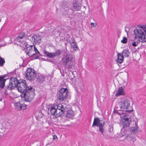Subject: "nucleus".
Here are the masks:
<instances>
[{"mask_svg": "<svg viewBox=\"0 0 146 146\" xmlns=\"http://www.w3.org/2000/svg\"><path fill=\"white\" fill-rule=\"evenodd\" d=\"M17 88L18 91L21 93V96L27 102L31 101L34 97L35 89L33 87L28 86L26 81L22 79Z\"/></svg>", "mask_w": 146, "mask_h": 146, "instance_id": "obj_1", "label": "nucleus"}, {"mask_svg": "<svg viewBox=\"0 0 146 146\" xmlns=\"http://www.w3.org/2000/svg\"><path fill=\"white\" fill-rule=\"evenodd\" d=\"M130 101L127 99H122L119 102L120 108L125 110L126 112L128 113H130L133 111L132 107L130 106Z\"/></svg>", "mask_w": 146, "mask_h": 146, "instance_id": "obj_2", "label": "nucleus"}, {"mask_svg": "<svg viewBox=\"0 0 146 146\" xmlns=\"http://www.w3.org/2000/svg\"><path fill=\"white\" fill-rule=\"evenodd\" d=\"M21 79L19 80L17 79V77H12L9 78V83L7 87L9 88V90H12L17 88L19 86V83L21 82Z\"/></svg>", "mask_w": 146, "mask_h": 146, "instance_id": "obj_3", "label": "nucleus"}, {"mask_svg": "<svg viewBox=\"0 0 146 146\" xmlns=\"http://www.w3.org/2000/svg\"><path fill=\"white\" fill-rule=\"evenodd\" d=\"M68 93V91L67 88H62L59 90L57 94L58 99L60 101H63L67 98Z\"/></svg>", "mask_w": 146, "mask_h": 146, "instance_id": "obj_4", "label": "nucleus"}, {"mask_svg": "<svg viewBox=\"0 0 146 146\" xmlns=\"http://www.w3.org/2000/svg\"><path fill=\"white\" fill-rule=\"evenodd\" d=\"M26 73L25 76L27 78V79L30 81L35 80L36 73L34 69L28 68L26 70Z\"/></svg>", "mask_w": 146, "mask_h": 146, "instance_id": "obj_5", "label": "nucleus"}, {"mask_svg": "<svg viewBox=\"0 0 146 146\" xmlns=\"http://www.w3.org/2000/svg\"><path fill=\"white\" fill-rule=\"evenodd\" d=\"M62 61L63 65H66V68L68 69L72 68L74 62L72 60L71 58L68 55H66L65 57L62 58Z\"/></svg>", "mask_w": 146, "mask_h": 146, "instance_id": "obj_6", "label": "nucleus"}, {"mask_svg": "<svg viewBox=\"0 0 146 146\" xmlns=\"http://www.w3.org/2000/svg\"><path fill=\"white\" fill-rule=\"evenodd\" d=\"M134 33L135 35L136 36L135 37V38L137 37L139 39L142 40V41L141 42H146L145 35L142 30L140 29H135Z\"/></svg>", "mask_w": 146, "mask_h": 146, "instance_id": "obj_7", "label": "nucleus"}, {"mask_svg": "<svg viewBox=\"0 0 146 146\" xmlns=\"http://www.w3.org/2000/svg\"><path fill=\"white\" fill-rule=\"evenodd\" d=\"M43 53L44 54L43 56H46L49 58H52L56 56H59L61 53V52L60 49H57L55 52H50L44 50L43 51Z\"/></svg>", "mask_w": 146, "mask_h": 146, "instance_id": "obj_8", "label": "nucleus"}, {"mask_svg": "<svg viewBox=\"0 0 146 146\" xmlns=\"http://www.w3.org/2000/svg\"><path fill=\"white\" fill-rule=\"evenodd\" d=\"M50 109L51 114L55 116V117H60L59 114L60 112H59V110L56 109L54 104L51 106Z\"/></svg>", "mask_w": 146, "mask_h": 146, "instance_id": "obj_9", "label": "nucleus"}, {"mask_svg": "<svg viewBox=\"0 0 146 146\" xmlns=\"http://www.w3.org/2000/svg\"><path fill=\"white\" fill-rule=\"evenodd\" d=\"M122 122L123 123V128L121 129V131L124 129V131H125L126 129L129 126L130 123L131 122V119L129 118H124V119H123Z\"/></svg>", "mask_w": 146, "mask_h": 146, "instance_id": "obj_10", "label": "nucleus"}, {"mask_svg": "<svg viewBox=\"0 0 146 146\" xmlns=\"http://www.w3.org/2000/svg\"><path fill=\"white\" fill-rule=\"evenodd\" d=\"M15 109L17 111H20L23 109H26L27 105L24 103L21 104L20 102H16L15 104Z\"/></svg>", "mask_w": 146, "mask_h": 146, "instance_id": "obj_11", "label": "nucleus"}, {"mask_svg": "<svg viewBox=\"0 0 146 146\" xmlns=\"http://www.w3.org/2000/svg\"><path fill=\"white\" fill-rule=\"evenodd\" d=\"M55 106L56 109L59 110V112H60L59 114L60 117L63 116L64 114V112L65 110L62 105L61 104H59L58 105H55Z\"/></svg>", "mask_w": 146, "mask_h": 146, "instance_id": "obj_12", "label": "nucleus"}, {"mask_svg": "<svg viewBox=\"0 0 146 146\" xmlns=\"http://www.w3.org/2000/svg\"><path fill=\"white\" fill-rule=\"evenodd\" d=\"M5 81L0 79V90H3L6 92V90H9V88L6 87L8 86V84L5 85Z\"/></svg>", "mask_w": 146, "mask_h": 146, "instance_id": "obj_13", "label": "nucleus"}, {"mask_svg": "<svg viewBox=\"0 0 146 146\" xmlns=\"http://www.w3.org/2000/svg\"><path fill=\"white\" fill-rule=\"evenodd\" d=\"M44 76L39 73H36L35 78H36L38 82L41 83L44 82Z\"/></svg>", "mask_w": 146, "mask_h": 146, "instance_id": "obj_14", "label": "nucleus"}, {"mask_svg": "<svg viewBox=\"0 0 146 146\" xmlns=\"http://www.w3.org/2000/svg\"><path fill=\"white\" fill-rule=\"evenodd\" d=\"M125 86H121L118 89V92L116 94L115 96H116L121 95H123L125 94V93L124 91Z\"/></svg>", "mask_w": 146, "mask_h": 146, "instance_id": "obj_15", "label": "nucleus"}, {"mask_svg": "<svg viewBox=\"0 0 146 146\" xmlns=\"http://www.w3.org/2000/svg\"><path fill=\"white\" fill-rule=\"evenodd\" d=\"M32 38V40L34 39V42L36 43L39 44L41 42V36L39 35H34Z\"/></svg>", "mask_w": 146, "mask_h": 146, "instance_id": "obj_16", "label": "nucleus"}, {"mask_svg": "<svg viewBox=\"0 0 146 146\" xmlns=\"http://www.w3.org/2000/svg\"><path fill=\"white\" fill-rule=\"evenodd\" d=\"M73 7L74 11H79L81 9V4L77 2H73Z\"/></svg>", "mask_w": 146, "mask_h": 146, "instance_id": "obj_17", "label": "nucleus"}, {"mask_svg": "<svg viewBox=\"0 0 146 146\" xmlns=\"http://www.w3.org/2000/svg\"><path fill=\"white\" fill-rule=\"evenodd\" d=\"M14 73L16 74V73L14 72H12L0 76V79L6 81L7 79H9V77L11 74L13 75Z\"/></svg>", "mask_w": 146, "mask_h": 146, "instance_id": "obj_18", "label": "nucleus"}, {"mask_svg": "<svg viewBox=\"0 0 146 146\" xmlns=\"http://www.w3.org/2000/svg\"><path fill=\"white\" fill-rule=\"evenodd\" d=\"M124 57L120 53H118L117 54V58L116 61L117 63L121 64L123 61Z\"/></svg>", "mask_w": 146, "mask_h": 146, "instance_id": "obj_19", "label": "nucleus"}, {"mask_svg": "<svg viewBox=\"0 0 146 146\" xmlns=\"http://www.w3.org/2000/svg\"><path fill=\"white\" fill-rule=\"evenodd\" d=\"M72 41H69V42L71 45L72 48H74L75 51L78 50V48L76 43L74 41V39L73 38L72 39Z\"/></svg>", "mask_w": 146, "mask_h": 146, "instance_id": "obj_20", "label": "nucleus"}, {"mask_svg": "<svg viewBox=\"0 0 146 146\" xmlns=\"http://www.w3.org/2000/svg\"><path fill=\"white\" fill-rule=\"evenodd\" d=\"M74 116V112L72 110H68L66 115V117L70 119Z\"/></svg>", "mask_w": 146, "mask_h": 146, "instance_id": "obj_21", "label": "nucleus"}, {"mask_svg": "<svg viewBox=\"0 0 146 146\" xmlns=\"http://www.w3.org/2000/svg\"><path fill=\"white\" fill-rule=\"evenodd\" d=\"M123 57L125 56L126 57H129V54L130 53L128 49L124 50L122 52L120 53Z\"/></svg>", "mask_w": 146, "mask_h": 146, "instance_id": "obj_22", "label": "nucleus"}, {"mask_svg": "<svg viewBox=\"0 0 146 146\" xmlns=\"http://www.w3.org/2000/svg\"><path fill=\"white\" fill-rule=\"evenodd\" d=\"M100 121L101 120L99 118L97 117L95 118L94 119L92 127H94L95 126H97L98 125L99 122H100Z\"/></svg>", "mask_w": 146, "mask_h": 146, "instance_id": "obj_23", "label": "nucleus"}, {"mask_svg": "<svg viewBox=\"0 0 146 146\" xmlns=\"http://www.w3.org/2000/svg\"><path fill=\"white\" fill-rule=\"evenodd\" d=\"M97 126L99 127V131L101 133V134L103 135L104 136V129L103 128V126L102 124L100 122L98 124V125Z\"/></svg>", "mask_w": 146, "mask_h": 146, "instance_id": "obj_24", "label": "nucleus"}, {"mask_svg": "<svg viewBox=\"0 0 146 146\" xmlns=\"http://www.w3.org/2000/svg\"><path fill=\"white\" fill-rule=\"evenodd\" d=\"M129 129L130 132L132 134L135 135L138 133V129L134 127H131Z\"/></svg>", "mask_w": 146, "mask_h": 146, "instance_id": "obj_25", "label": "nucleus"}, {"mask_svg": "<svg viewBox=\"0 0 146 146\" xmlns=\"http://www.w3.org/2000/svg\"><path fill=\"white\" fill-rule=\"evenodd\" d=\"M44 82L48 83L49 82L50 80H51L52 76L51 75H48V76L46 75L44 76Z\"/></svg>", "mask_w": 146, "mask_h": 146, "instance_id": "obj_26", "label": "nucleus"}, {"mask_svg": "<svg viewBox=\"0 0 146 146\" xmlns=\"http://www.w3.org/2000/svg\"><path fill=\"white\" fill-rule=\"evenodd\" d=\"M25 33L23 32L20 33L18 36L17 39L18 41L19 42V39H22L23 38H24L25 37Z\"/></svg>", "mask_w": 146, "mask_h": 146, "instance_id": "obj_27", "label": "nucleus"}, {"mask_svg": "<svg viewBox=\"0 0 146 146\" xmlns=\"http://www.w3.org/2000/svg\"><path fill=\"white\" fill-rule=\"evenodd\" d=\"M125 110H119L117 111H115V112L118 113L119 115H121L122 116L125 113Z\"/></svg>", "mask_w": 146, "mask_h": 146, "instance_id": "obj_28", "label": "nucleus"}, {"mask_svg": "<svg viewBox=\"0 0 146 146\" xmlns=\"http://www.w3.org/2000/svg\"><path fill=\"white\" fill-rule=\"evenodd\" d=\"M34 45H30L28 47H27L26 48V53H27L28 52L32 50L33 51V49Z\"/></svg>", "mask_w": 146, "mask_h": 146, "instance_id": "obj_29", "label": "nucleus"}, {"mask_svg": "<svg viewBox=\"0 0 146 146\" xmlns=\"http://www.w3.org/2000/svg\"><path fill=\"white\" fill-rule=\"evenodd\" d=\"M5 61L4 59L0 56V67L3 66Z\"/></svg>", "mask_w": 146, "mask_h": 146, "instance_id": "obj_30", "label": "nucleus"}, {"mask_svg": "<svg viewBox=\"0 0 146 146\" xmlns=\"http://www.w3.org/2000/svg\"><path fill=\"white\" fill-rule=\"evenodd\" d=\"M34 50H33V51L32 50L30 51L29 52H28L27 54H28V56H33L35 55V54L34 53Z\"/></svg>", "mask_w": 146, "mask_h": 146, "instance_id": "obj_31", "label": "nucleus"}, {"mask_svg": "<svg viewBox=\"0 0 146 146\" xmlns=\"http://www.w3.org/2000/svg\"><path fill=\"white\" fill-rule=\"evenodd\" d=\"M42 59L43 60H45L46 61L52 63L53 64H54L55 63V61L52 60L50 59L47 58L46 59H45L44 58H42Z\"/></svg>", "mask_w": 146, "mask_h": 146, "instance_id": "obj_32", "label": "nucleus"}, {"mask_svg": "<svg viewBox=\"0 0 146 146\" xmlns=\"http://www.w3.org/2000/svg\"><path fill=\"white\" fill-rule=\"evenodd\" d=\"M127 42V38L126 37H123V38L122 40L121 41V43L125 44Z\"/></svg>", "mask_w": 146, "mask_h": 146, "instance_id": "obj_33", "label": "nucleus"}, {"mask_svg": "<svg viewBox=\"0 0 146 146\" xmlns=\"http://www.w3.org/2000/svg\"><path fill=\"white\" fill-rule=\"evenodd\" d=\"M108 130L110 133H111L113 130V127L112 125H109Z\"/></svg>", "mask_w": 146, "mask_h": 146, "instance_id": "obj_34", "label": "nucleus"}, {"mask_svg": "<svg viewBox=\"0 0 146 146\" xmlns=\"http://www.w3.org/2000/svg\"><path fill=\"white\" fill-rule=\"evenodd\" d=\"M33 48V50H34V52H35L34 53L35 54V55L36 54H39V52L38 51L36 48V47L34 45Z\"/></svg>", "mask_w": 146, "mask_h": 146, "instance_id": "obj_35", "label": "nucleus"}, {"mask_svg": "<svg viewBox=\"0 0 146 146\" xmlns=\"http://www.w3.org/2000/svg\"><path fill=\"white\" fill-rule=\"evenodd\" d=\"M129 140H131L133 142H134L135 140V137L133 136H129Z\"/></svg>", "mask_w": 146, "mask_h": 146, "instance_id": "obj_36", "label": "nucleus"}, {"mask_svg": "<svg viewBox=\"0 0 146 146\" xmlns=\"http://www.w3.org/2000/svg\"><path fill=\"white\" fill-rule=\"evenodd\" d=\"M143 30V31L145 33V35H146V25H143V27L142 29Z\"/></svg>", "mask_w": 146, "mask_h": 146, "instance_id": "obj_37", "label": "nucleus"}, {"mask_svg": "<svg viewBox=\"0 0 146 146\" xmlns=\"http://www.w3.org/2000/svg\"><path fill=\"white\" fill-rule=\"evenodd\" d=\"M126 115L127 114H125V113L122 116H121V117L123 118V119H124V118H128Z\"/></svg>", "mask_w": 146, "mask_h": 146, "instance_id": "obj_38", "label": "nucleus"}, {"mask_svg": "<svg viewBox=\"0 0 146 146\" xmlns=\"http://www.w3.org/2000/svg\"><path fill=\"white\" fill-rule=\"evenodd\" d=\"M138 44V42L136 43L135 42H132V44L133 46H135L137 45Z\"/></svg>", "mask_w": 146, "mask_h": 146, "instance_id": "obj_39", "label": "nucleus"}, {"mask_svg": "<svg viewBox=\"0 0 146 146\" xmlns=\"http://www.w3.org/2000/svg\"><path fill=\"white\" fill-rule=\"evenodd\" d=\"M137 122L136 121H135V127L137 128V129H138L139 128V127L137 125Z\"/></svg>", "mask_w": 146, "mask_h": 146, "instance_id": "obj_40", "label": "nucleus"}, {"mask_svg": "<svg viewBox=\"0 0 146 146\" xmlns=\"http://www.w3.org/2000/svg\"><path fill=\"white\" fill-rule=\"evenodd\" d=\"M40 59L39 56H36V57L33 58L34 59Z\"/></svg>", "mask_w": 146, "mask_h": 146, "instance_id": "obj_41", "label": "nucleus"}, {"mask_svg": "<svg viewBox=\"0 0 146 146\" xmlns=\"http://www.w3.org/2000/svg\"><path fill=\"white\" fill-rule=\"evenodd\" d=\"M94 25H95L94 23H91V26L92 27H94Z\"/></svg>", "mask_w": 146, "mask_h": 146, "instance_id": "obj_42", "label": "nucleus"}, {"mask_svg": "<svg viewBox=\"0 0 146 146\" xmlns=\"http://www.w3.org/2000/svg\"><path fill=\"white\" fill-rule=\"evenodd\" d=\"M56 138L57 139V136L55 135H54L53 136V139H55Z\"/></svg>", "mask_w": 146, "mask_h": 146, "instance_id": "obj_43", "label": "nucleus"}, {"mask_svg": "<svg viewBox=\"0 0 146 146\" xmlns=\"http://www.w3.org/2000/svg\"><path fill=\"white\" fill-rule=\"evenodd\" d=\"M138 27H140V28H141V29H142V28H143V25H139L138 26Z\"/></svg>", "mask_w": 146, "mask_h": 146, "instance_id": "obj_44", "label": "nucleus"}, {"mask_svg": "<svg viewBox=\"0 0 146 146\" xmlns=\"http://www.w3.org/2000/svg\"><path fill=\"white\" fill-rule=\"evenodd\" d=\"M70 38V35H67L66 38Z\"/></svg>", "mask_w": 146, "mask_h": 146, "instance_id": "obj_45", "label": "nucleus"}, {"mask_svg": "<svg viewBox=\"0 0 146 146\" xmlns=\"http://www.w3.org/2000/svg\"><path fill=\"white\" fill-rule=\"evenodd\" d=\"M102 125L104 127L105 125V122H103V123H102Z\"/></svg>", "mask_w": 146, "mask_h": 146, "instance_id": "obj_46", "label": "nucleus"}, {"mask_svg": "<svg viewBox=\"0 0 146 146\" xmlns=\"http://www.w3.org/2000/svg\"><path fill=\"white\" fill-rule=\"evenodd\" d=\"M66 40L68 42H69V41H70V40H68V39L66 38Z\"/></svg>", "mask_w": 146, "mask_h": 146, "instance_id": "obj_47", "label": "nucleus"}, {"mask_svg": "<svg viewBox=\"0 0 146 146\" xmlns=\"http://www.w3.org/2000/svg\"><path fill=\"white\" fill-rule=\"evenodd\" d=\"M39 54V56H42V55L41 54H40V52H39V54Z\"/></svg>", "mask_w": 146, "mask_h": 146, "instance_id": "obj_48", "label": "nucleus"}, {"mask_svg": "<svg viewBox=\"0 0 146 146\" xmlns=\"http://www.w3.org/2000/svg\"><path fill=\"white\" fill-rule=\"evenodd\" d=\"M125 31L126 32H127L126 30H125Z\"/></svg>", "mask_w": 146, "mask_h": 146, "instance_id": "obj_49", "label": "nucleus"}, {"mask_svg": "<svg viewBox=\"0 0 146 146\" xmlns=\"http://www.w3.org/2000/svg\"><path fill=\"white\" fill-rule=\"evenodd\" d=\"M145 35V38H146V35Z\"/></svg>", "mask_w": 146, "mask_h": 146, "instance_id": "obj_50", "label": "nucleus"}, {"mask_svg": "<svg viewBox=\"0 0 146 146\" xmlns=\"http://www.w3.org/2000/svg\"><path fill=\"white\" fill-rule=\"evenodd\" d=\"M49 108H48V110H49Z\"/></svg>", "mask_w": 146, "mask_h": 146, "instance_id": "obj_51", "label": "nucleus"}, {"mask_svg": "<svg viewBox=\"0 0 146 146\" xmlns=\"http://www.w3.org/2000/svg\"><path fill=\"white\" fill-rule=\"evenodd\" d=\"M72 74H73V72H72Z\"/></svg>", "mask_w": 146, "mask_h": 146, "instance_id": "obj_52", "label": "nucleus"}, {"mask_svg": "<svg viewBox=\"0 0 146 146\" xmlns=\"http://www.w3.org/2000/svg\"><path fill=\"white\" fill-rule=\"evenodd\" d=\"M37 146H40V145L39 146H38V145H37Z\"/></svg>", "mask_w": 146, "mask_h": 146, "instance_id": "obj_53", "label": "nucleus"}]
</instances>
